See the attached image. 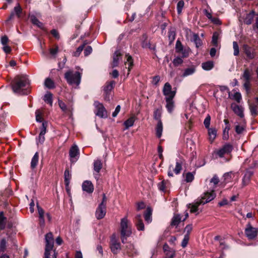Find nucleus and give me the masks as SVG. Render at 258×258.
I'll return each mask as SVG.
<instances>
[{"instance_id":"nucleus-1","label":"nucleus","mask_w":258,"mask_h":258,"mask_svg":"<svg viewBox=\"0 0 258 258\" xmlns=\"http://www.w3.org/2000/svg\"><path fill=\"white\" fill-rule=\"evenodd\" d=\"M12 87L14 93L20 95H27L30 92V81L28 76L21 74L14 79Z\"/></svg>"},{"instance_id":"nucleus-2","label":"nucleus","mask_w":258,"mask_h":258,"mask_svg":"<svg viewBox=\"0 0 258 258\" xmlns=\"http://www.w3.org/2000/svg\"><path fill=\"white\" fill-rule=\"evenodd\" d=\"M120 229L121 241L124 243L127 237H130L132 233V225L127 217L121 219Z\"/></svg>"},{"instance_id":"nucleus-3","label":"nucleus","mask_w":258,"mask_h":258,"mask_svg":"<svg viewBox=\"0 0 258 258\" xmlns=\"http://www.w3.org/2000/svg\"><path fill=\"white\" fill-rule=\"evenodd\" d=\"M82 74L78 72L69 70L64 74V78L67 83L70 85L78 86L80 83Z\"/></svg>"},{"instance_id":"nucleus-4","label":"nucleus","mask_w":258,"mask_h":258,"mask_svg":"<svg viewBox=\"0 0 258 258\" xmlns=\"http://www.w3.org/2000/svg\"><path fill=\"white\" fill-rule=\"evenodd\" d=\"M216 197V194L213 190L211 192L205 193L204 196L199 201H197L194 205H192L190 208V212L195 213L198 210V207L200 205H204L212 200Z\"/></svg>"},{"instance_id":"nucleus-5","label":"nucleus","mask_w":258,"mask_h":258,"mask_svg":"<svg viewBox=\"0 0 258 258\" xmlns=\"http://www.w3.org/2000/svg\"><path fill=\"white\" fill-rule=\"evenodd\" d=\"M45 258H50V252L53 250L54 240L52 233L49 232L45 235Z\"/></svg>"},{"instance_id":"nucleus-6","label":"nucleus","mask_w":258,"mask_h":258,"mask_svg":"<svg viewBox=\"0 0 258 258\" xmlns=\"http://www.w3.org/2000/svg\"><path fill=\"white\" fill-rule=\"evenodd\" d=\"M183 163L181 160H176L175 166L173 167L172 165H169L168 170V176L169 177L173 176V172L176 174L178 175L180 174L181 170L182 169Z\"/></svg>"},{"instance_id":"nucleus-7","label":"nucleus","mask_w":258,"mask_h":258,"mask_svg":"<svg viewBox=\"0 0 258 258\" xmlns=\"http://www.w3.org/2000/svg\"><path fill=\"white\" fill-rule=\"evenodd\" d=\"M233 149L232 145L229 143H227L219 149L215 151L214 153L219 157L223 158L225 155L230 154Z\"/></svg>"},{"instance_id":"nucleus-8","label":"nucleus","mask_w":258,"mask_h":258,"mask_svg":"<svg viewBox=\"0 0 258 258\" xmlns=\"http://www.w3.org/2000/svg\"><path fill=\"white\" fill-rule=\"evenodd\" d=\"M94 104L96 108L95 111L96 115L101 118H106L107 111L103 105L97 101L94 102Z\"/></svg>"},{"instance_id":"nucleus-9","label":"nucleus","mask_w":258,"mask_h":258,"mask_svg":"<svg viewBox=\"0 0 258 258\" xmlns=\"http://www.w3.org/2000/svg\"><path fill=\"white\" fill-rule=\"evenodd\" d=\"M258 229L253 227L249 223L247 224L245 229V234L249 240L254 239L257 235Z\"/></svg>"},{"instance_id":"nucleus-10","label":"nucleus","mask_w":258,"mask_h":258,"mask_svg":"<svg viewBox=\"0 0 258 258\" xmlns=\"http://www.w3.org/2000/svg\"><path fill=\"white\" fill-rule=\"evenodd\" d=\"M242 50L246 57L249 59H253L256 56L255 49L247 44H244L242 46Z\"/></svg>"},{"instance_id":"nucleus-11","label":"nucleus","mask_w":258,"mask_h":258,"mask_svg":"<svg viewBox=\"0 0 258 258\" xmlns=\"http://www.w3.org/2000/svg\"><path fill=\"white\" fill-rule=\"evenodd\" d=\"M163 93L165 96V98H174L176 94V91L172 90L171 86L169 83L167 82L164 86Z\"/></svg>"},{"instance_id":"nucleus-12","label":"nucleus","mask_w":258,"mask_h":258,"mask_svg":"<svg viewBox=\"0 0 258 258\" xmlns=\"http://www.w3.org/2000/svg\"><path fill=\"white\" fill-rule=\"evenodd\" d=\"M110 248L114 254H116L120 250V243L117 241L115 234H113L110 239Z\"/></svg>"},{"instance_id":"nucleus-13","label":"nucleus","mask_w":258,"mask_h":258,"mask_svg":"<svg viewBox=\"0 0 258 258\" xmlns=\"http://www.w3.org/2000/svg\"><path fill=\"white\" fill-rule=\"evenodd\" d=\"M69 155L72 163H75L78 160L79 150L77 145H74L71 148L69 151Z\"/></svg>"},{"instance_id":"nucleus-14","label":"nucleus","mask_w":258,"mask_h":258,"mask_svg":"<svg viewBox=\"0 0 258 258\" xmlns=\"http://www.w3.org/2000/svg\"><path fill=\"white\" fill-rule=\"evenodd\" d=\"M102 163L100 159H96L94 161L93 169L94 172L93 174L95 178L97 180L99 178V172L102 168Z\"/></svg>"},{"instance_id":"nucleus-15","label":"nucleus","mask_w":258,"mask_h":258,"mask_svg":"<svg viewBox=\"0 0 258 258\" xmlns=\"http://www.w3.org/2000/svg\"><path fill=\"white\" fill-rule=\"evenodd\" d=\"M106 212V206L100 204L96 211V217L97 219H102L105 215Z\"/></svg>"},{"instance_id":"nucleus-16","label":"nucleus","mask_w":258,"mask_h":258,"mask_svg":"<svg viewBox=\"0 0 258 258\" xmlns=\"http://www.w3.org/2000/svg\"><path fill=\"white\" fill-rule=\"evenodd\" d=\"M134 222L139 231L144 230L145 226L141 214H138L135 216Z\"/></svg>"},{"instance_id":"nucleus-17","label":"nucleus","mask_w":258,"mask_h":258,"mask_svg":"<svg viewBox=\"0 0 258 258\" xmlns=\"http://www.w3.org/2000/svg\"><path fill=\"white\" fill-rule=\"evenodd\" d=\"M163 249L165 254V258H174L175 255V250L169 247L167 244L163 245Z\"/></svg>"},{"instance_id":"nucleus-18","label":"nucleus","mask_w":258,"mask_h":258,"mask_svg":"<svg viewBox=\"0 0 258 258\" xmlns=\"http://www.w3.org/2000/svg\"><path fill=\"white\" fill-rule=\"evenodd\" d=\"M250 166L248 168H246V171L243 177L242 184L243 186L247 185L250 181V178L253 174V171H251Z\"/></svg>"},{"instance_id":"nucleus-19","label":"nucleus","mask_w":258,"mask_h":258,"mask_svg":"<svg viewBox=\"0 0 258 258\" xmlns=\"http://www.w3.org/2000/svg\"><path fill=\"white\" fill-rule=\"evenodd\" d=\"M82 189L84 191H85L89 194H91L94 191V186L91 181L89 180H86L84 181L82 184Z\"/></svg>"},{"instance_id":"nucleus-20","label":"nucleus","mask_w":258,"mask_h":258,"mask_svg":"<svg viewBox=\"0 0 258 258\" xmlns=\"http://www.w3.org/2000/svg\"><path fill=\"white\" fill-rule=\"evenodd\" d=\"M231 108L233 112L239 116L240 117L242 118L244 116L243 108L238 105L233 103L231 104Z\"/></svg>"},{"instance_id":"nucleus-21","label":"nucleus","mask_w":258,"mask_h":258,"mask_svg":"<svg viewBox=\"0 0 258 258\" xmlns=\"http://www.w3.org/2000/svg\"><path fill=\"white\" fill-rule=\"evenodd\" d=\"M257 15L254 10L251 11L249 13L247 14L244 19V23L247 25L251 24L255 16Z\"/></svg>"},{"instance_id":"nucleus-22","label":"nucleus","mask_w":258,"mask_h":258,"mask_svg":"<svg viewBox=\"0 0 258 258\" xmlns=\"http://www.w3.org/2000/svg\"><path fill=\"white\" fill-rule=\"evenodd\" d=\"M125 57H126V61L125 62V68H127L128 69L127 75H128L134 65V61L131 55L126 54Z\"/></svg>"},{"instance_id":"nucleus-23","label":"nucleus","mask_w":258,"mask_h":258,"mask_svg":"<svg viewBox=\"0 0 258 258\" xmlns=\"http://www.w3.org/2000/svg\"><path fill=\"white\" fill-rule=\"evenodd\" d=\"M209 139L210 142L212 143L215 139L217 136V131L215 128L210 127L208 128Z\"/></svg>"},{"instance_id":"nucleus-24","label":"nucleus","mask_w":258,"mask_h":258,"mask_svg":"<svg viewBox=\"0 0 258 258\" xmlns=\"http://www.w3.org/2000/svg\"><path fill=\"white\" fill-rule=\"evenodd\" d=\"M173 99V98H165L166 102V108L169 113H171L174 108V102Z\"/></svg>"},{"instance_id":"nucleus-25","label":"nucleus","mask_w":258,"mask_h":258,"mask_svg":"<svg viewBox=\"0 0 258 258\" xmlns=\"http://www.w3.org/2000/svg\"><path fill=\"white\" fill-rule=\"evenodd\" d=\"M249 108L250 113L253 117H255L258 115L257 105L253 103L249 104Z\"/></svg>"},{"instance_id":"nucleus-26","label":"nucleus","mask_w":258,"mask_h":258,"mask_svg":"<svg viewBox=\"0 0 258 258\" xmlns=\"http://www.w3.org/2000/svg\"><path fill=\"white\" fill-rule=\"evenodd\" d=\"M196 72V67L194 66L184 70L182 75V77H186L187 76L192 75Z\"/></svg>"},{"instance_id":"nucleus-27","label":"nucleus","mask_w":258,"mask_h":258,"mask_svg":"<svg viewBox=\"0 0 258 258\" xmlns=\"http://www.w3.org/2000/svg\"><path fill=\"white\" fill-rule=\"evenodd\" d=\"M214 66L213 61H207L202 63V67L205 71L211 70L214 68Z\"/></svg>"},{"instance_id":"nucleus-28","label":"nucleus","mask_w":258,"mask_h":258,"mask_svg":"<svg viewBox=\"0 0 258 258\" xmlns=\"http://www.w3.org/2000/svg\"><path fill=\"white\" fill-rule=\"evenodd\" d=\"M163 131V125L161 120L158 121L156 127V134L157 138H160L162 134Z\"/></svg>"},{"instance_id":"nucleus-29","label":"nucleus","mask_w":258,"mask_h":258,"mask_svg":"<svg viewBox=\"0 0 258 258\" xmlns=\"http://www.w3.org/2000/svg\"><path fill=\"white\" fill-rule=\"evenodd\" d=\"M126 252L130 256H134L137 254V250L135 249L134 246L132 244H129L126 246Z\"/></svg>"},{"instance_id":"nucleus-30","label":"nucleus","mask_w":258,"mask_h":258,"mask_svg":"<svg viewBox=\"0 0 258 258\" xmlns=\"http://www.w3.org/2000/svg\"><path fill=\"white\" fill-rule=\"evenodd\" d=\"M191 40L195 43L197 47H199L202 45V41L198 34L193 33Z\"/></svg>"},{"instance_id":"nucleus-31","label":"nucleus","mask_w":258,"mask_h":258,"mask_svg":"<svg viewBox=\"0 0 258 258\" xmlns=\"http://www.w3.org/2000/svg\"><path fill=\"white\" fill-rule=\"evenodd\" d=\"M120 56V52L118 51H116L113 56L112 67H115L118 66Z\"/></svg>"},{"instance_id":"nucleus-32","label":"nucleus","mask_w":258,"mask_h":258,"mask_svg":"<svg viewBox=\"0 0 258 258\" xmlns=\"http://www.w3.org/2000/svg\"><path fill=\"white\" fill-rule=\"evenodd\" d=\"M7 223V218L4 216V212H0V229L3 230L5 228Z\"/></svg>"},{"instance_id":"nucleus-33","label":"nucleus","mask_w":258,"mask_h":258,"mask_svg":"<svg viewBox=\"0 0 258 258\" xmlns=\"http://www.w3.org/2000/svg\"><path fill=\"white\" fill-rule=\"evenodd\" d=\"M115 85L114 81H111L106 83V85L104 86V91L105 93H107L108 94L109 93H110L111 90L114 87Z\"/></svg>"},{"instance_id":"nucleus-34","label":"nucleus","mask_w":258,"mask_h":258,"mask_svg":"<svg viewBox=\"0 0 258 258\" xmlns=\"http://www.w3.org/2000/svg\"><path fill=\"white\" fill-rule=\"evenodd\" d=\"M181 220L180 215L179 214L174 215L171 222V225L172 226H177Z\"/></svg>"},{"instance_id":"nucleus-35","label":"nucleus","mask_w":258,"mask_h":258,"mask_svg":"<svg viewBox=\"0 0 258 258\" xmlns=\"http://www.w3.org/2000/svg\"><path fill=\"white\" fill-rule=\"evenodd\" d=\"M39 159V154L38 152H36L33 156L31 162V168L34 169L37 165Z\"/></svg>"},{"instance_id":"nucleus-36","label":"nucleus","mask_w":258,"mask_h":258,"mask_svg":"<svg viewBox=\"0 0 258 258\" xmlns=\"http://www.w3.org/2000/svg\"><path fill=\"white\" fill-rule=\"evenodd\" d=\"M251 76V71L248 69H246L242 74V77L244 81H250Z\"/></svg>"},{"instance_id":"nucleus-37","label":"nucleus","mask_w":258,"mask_h":258,"mask_svg":"<svg viewBox=\"0 0 258 258\" xmlns=\"http://www.w3.org/2000/svg\"><path fill=\"white\" fill-rule=\"evenodd\" d=\"M234 175L235 173L233 172L232 171L225 173L223 175L225 181L226 182H230L233 178Z\"/></svg>"},{"instance_id":"nucleus-38","label":"nucleus","mask_w":258,"mask_h":258,"mask_svg":"<svg viewBox=\"0 0 258 258\" xmlns=\"http://www.w3.org/2000/svg\"><path fill=\"white\" fill-rule=\"evenodd\" d=\"M135 122V118L134 117H131L125 120L123 124L125 126L124 130H127L129 127L132 126Z\"/></svg>"},{"instance_id":"nucleus-39","label":"nucleus","mask_w":258,"mask_h":258,"mask_svg":"<svg viewBox=\"0 0 258 258\" xmlns=\"http://www.w3.org/2000/svg\"><path fill=\"white\" fill-rule=\"evenodd\" d=\"M71 178V174L68 169H66L64 173V183L66 186H68L70 183V180Z\"/></svg>"},{"instance_id":"nucleus-40","label":"nucleus","mask_w":258,"mask_h":258,"mask_svg":"<svg viewBox=\"0 0 258 258\" xmlns=\"http://www.w3.org/2000/svg\"><path fill=\"white\" fill-rule=\"evenodd\" d=\"M152 211L150 208H147L145 214H144V218L145 221L148 223H149L151 222L152 221Z\"/></svg>"},{"instance_id":"nucleus-41","label":"nucleus","mask_w":258,"mask_h":258,"mask_svg":"<svg viewBox=\"0 0 258 258\" xmlns=\"http://www.w3.org/2000/svg\"><path fill=\"white\" fill-rule=\"evenodd\" d=\"M43 100L51 106L52 105V94L51 93L48 92L46 93L44 96Z\"/></svg>"},{"instance_id":"nucleus-42","label":"nucleus","mask_w":258,"mask_h":258,"mask_svg":"<svg viewBox=\"0 0 258 258\" xmlns=\"http://www.w3.org/2000/svg\"><path fill=\"white\" fill-rule=\"evenodd\" d=\"M30 18L31 21L34 25H37L39 28L43 27V24L40 22L34 15L31 16Z\"/></svg>"},{"instance_id":"nucleus-43","label":"nucleus","mask_w":258,"mask_h":258,"mask_svg":"<svg viewBox=\"0 0 258 258\" xmlns=\"http://www.w3.org/2000/svg\"><path fill=\"white\" fill-rule=\"evenodd\" d=\"M168 181L162 180L158 184V189L162 191L165 192L166 190V185L168 184Z\"/></svg>"},{"instance_id":"nucleus-44","label":"nucleus","mask_w":258,"mask_h":258,"mask_svg":"<svg viewBox=\"0 0 258 258\" xmlns=\"http://www.w3.org/2000/svg\"><path fill=\"white\" fill-rule=\"evenodd\" d=\"M13 12H14L15 15H16L18 18H20L21 14L22 13V9L19 3H18L17 6L14 7V11Z\"/></svg>"},{"instance_id":"nucleus-45","label":"nucleus","mask_w":258,"mask_h":258,"mask_svg":"<svg viewBox=\"0 0 258 258\" xmlns=\"http://www.w3.org/2000/svg\"><path fill=\"white\" fill-rule=\"evenodd\" d=\"M44 84L48 89H53L55 87L53 81L49 78L46 79Z\"/></svg>"},{"instance_id":"nucleus-46","label":"nucleus","mask_w":258,"mask_h":258,"mask_svg":"<svg viewBox=\"0 0 258 258\" xmlns=\"http://www.w3.org/2000/svg\"><path fill=\"white\" fill-rule=\"evenodd\" d=\"M154 118L158 121L161 120V110L160 109H157L154 112Z\"/></svg>"},{"instance_id":"nucleus-47","label":"nucleus","mask_w":258,"mask_h":258,"mask_svg":"<svg viewBox=\"0 0 258 258\" xmlns=\"http://www.w3.org/2000/svg\"><path fill=\"white\" fill-rule=\"evenodd\" d=\"M7 247V241L5 238H3L0 242V252L5 251Z\"/></svg>"},{"instance_id":"nucleus-48","label":"nucleus","mask_w":258,"mask_h":258,"mask_svg":"<svg viewBox=\"0 0 258 258\" xmlns=\"http://www.w3.org/2000/svg\"><path fill=\"white\" fill-rule=\"evenodd\" d=\"M230 129V127L228 126H225L223 130V139L224 140H227L229 138V131Z\"/></svg>"},{"instance_id":"nucleus-49","label":"nucleus","mask_w":258,"mask_h":258,"mask_svg":"<svg viewBox=\"0 0 258 258\" xmlns=\"http://www.w3.org/2000/svg\"><path fill=\"white\" fill-rule=\"evenodd\" d=\"M183 47L181 42L179 40H177L175 45L176 52H181V51H183Z\"/></svg>"},{"instance_id":"nucleus-50","label":"nucleus","mask_w":258,"mask_h":258,"mask_svg":"<svg viewBox=\"0 0 258 258\" xmlns=\"http://www.w3.org/2000/svg\"><path fill=\"white\" fill-rule=\"evenodd\" d=\"M219 37V34L218 32H214L212 36V42L213 45L217 47L218 46V39Z\"/></svg>"},{"instance_id":"nucleus-51","label":"nucleus","mask_w":258,"mask_h":258,"mask_svg":"<svg viewBox=\"0 0 258 258\" xmlns=\"http://www.w3.org/2000/svg\"><path fill=\"white\" fill-rule=\"evenodd\" d=\"M233 48L234 49L233 54L235 56H237L239 54V46L238 43L236 41L233 42Z\"/></svg>"},{"instance_id":"nucleus-52","label":"nucleus","mask_w":258,"mask_h":258,"mask_svg":"<svg viewBox=\"0 0 258 258\" xmlns=\"http://www.w3.org/2000/svg\"><path fill=\"white\" fill-rule=\"evenodd\" d=\"M184 5V2L183 1L181 0L178 2L177 5V11L178 14L181 13L182 9Z\"/></svg>"},{"instance_id":"nucleus-53","label":"nucleus","mask_w":258,"mask_h":258,"mask_svg":"<svg viewBox=\"0 0 258 258\" xmlns=\"http://www.w3.org/2000/svg\"><path fill=\"white\" fill-rule=\"evenodd\" d=\"M194 179V174L191 172H188L186 174L185 181L187 182H191Z\"/></svg>"},{"instance_id":"nucleus-54","label":"nucleus","mask_w":258,"mask_h":258,"mask_svg":"<svg viewBox=\"0 0 258 258\" xmlns=\"http://www.w3.org/2000/svg\"><path fill=\"white\" fill-rule=\"evenodd\" d=\"M219 182V179L217 175H214L210 180V183L213 184V187Z\"/></svg>"},{"instance_id":"nucleus-55","label":"nucleus","mask_w":258,"mask_h":258,"mask_svg":"<svg viewBox=\"0 0 258 258\" xmlns=\"http://www.w3.org/2000/svg\"><path fill=\"white\" fill-rule=\"evenodd\" d=\"M210 121H211V117L209 115H208L206 118L204 120V124L205 125V126L206 128H210Z\"/></svg>"},{"instance_id":"nucleus-56","label":"nucleus","mask_w":258,"mask_h":258,"mask_svg":"<svg viewBox=\"0 0 258 258\" xmlns=\"http://www.w3.org/2000/svg\"><path fill=\"white\" fill-rule=\"evenodd\" d=\"M189 236L187 235H184V238L182 241L181 242V246L182 247H185L188 243V242L189 241Z\"/></svg>"},{"instance_id":"nucleus-57","label":"nucleus","mask_w":258,"mask_h":258,"mask_svg":"<svg viewBox=\"0 0 258 258\" xmlns=\"http://www.w3.org/2000/svg\"><path fill=\"white\" fill-rule=\"evenodd\" d=\"M47 125V123L46 122H43L42 123V125L40 128V134L45 135L46 132V127Z\"/></svg>"},{"instance_id":"nucleus-58","label":"nucleus","mask_w":258,"mask_h":258,"mask_svg":"<svg viewBox=\"0 0 258 258\" xmlns=\"http://www.w3.org/2000/svg\"><path fill=\"white\" fill-rule=\"evenodd\" d=\"M86 45V43H84L82 44L81 45L79 46L78 48L77 49L76 51L75 52V56H79L80 54L81 53V52L84 49L85 46Z\"/></svg>"},{"instance_id":"nucleus-59","label":"nucleus","mask_w":258,"mask_h":258,"mask_svg":"<svg viewBox=\"0 0 258 258\" xmlns=\"http://www.w3.org/2000/svg\"><path fill=\"white\" fill-rule=\"evenodd\" d=\"M37 207L38 213L39 214V218L44 217V211L42 208L39 206L38 204L37 203Z\"/></svg>"},{"instance_id":"nucleus-60","label":"nucleus","mask_w":258,"mask_h":258,"mask_svg":"<svg viewBox=\"0 0 258 258\" xmlns=\"http://www.w3.org/2000/svg\"><path fill=\"white\" fill-rule=\"evenodd\" d=\"M183 62V60L179 57H176L173 61V64L175 66H178Z\"/></svg>"},{"instance_id":"nucleus-61","label":"nucleus","mask_w":258,"mask_h":258,"mask_svg":"<svg viewBox=\"0 0 258 258\" xmlns=\"http://www.w3.org/2000/svg\"><path fill=\"white\" fill-rule=\"evenodd\" d=\"M58 105L59 107L63 112H66L67 107L66 104L61 100H58Z\"/></svg>"},{"instance_id":"nucleus-62","label":"nucleus","mask_w":258,"mask_h":258,"mask_svg":"<svg viewBox=\"0 0 258 258\" xmlns=\"http://www.w3.org/2000/svg\"><path fill=\"white\" fill-rule=\"evenodd\" d=\"M192 229V226L191 224L187 225L184 228V232H186L185 235H187L189 236V234Z\"/></svg>"},{"instance_id":"nucleus-63","label":"nucleus","mask_w":258,"mask_h":258,"mask_svg":"<svg viewBox=\"0 0 258 258\" xmlns=\"http://www.w3.org/2000/svg\"><path fill=\"white\" fill-rule=\"evenodd\" d=\"M175 32L174 30H170L168 32V37L171 41H173L175 38Z\"/></svg>"},{"instance_id":"nucleus-64","label":"nucleus","mask_w":258,"mask_h":258,"mask_svg":"<svg viewBox=\"0 0 258 258\" xmlns=\"http://www.w3.org/2000/svg\"><path fill=\"white\" fill-rule=\"evenodd\" d=\"M233 98L235 99L237 102H240L241 100V95L239 92H236L234 94Z\"/></svg>"}]
</instances>
